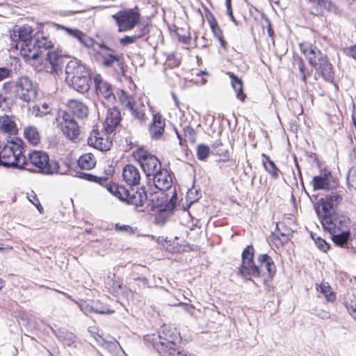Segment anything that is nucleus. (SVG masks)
I'll list each match as a JSON object with an SVG mask.
<instances>
[{
	"instance_id": "e2e57ef3",
	"label": "nucleus",
	"mask_w": 356,
	"mask_h": 356,
	"mask_svg": "<svg viewBox=\"0 0 356 356\" xmlns=\"http://www.w3.org/2000/svg\"><path fill=\"white\" fill-rule=\"evenodd\" d=\"M318 316H319L320 318H323V319H327V318H329L330 315L329 314V312H325V311H321L318 314H317Z\"/></svg>"
},
{
	"instance_id": "aec40b11",
	"label": "nucleus",
	"mask_w": 356,
	"mask_h": 356,
	"mask_svg": "<svg viewBox=\"0 0 356 356\" xmlns=\"http://www.w3.org/2000/svg\"><path fill=\"white\" fill-rule=\"evenodd\" d=\"M121 119L119 109L115 107L108 108L104 124L106 132L107 134H112L119 125Z\"/></svg>"
},
{
	"instance_id": "680f3d73",
	"label": "nucleus",
	"mask_w": 356,
	"mask_h": 356,
	"mask_svg": "<svg viewBox=\"0 0 356 356\" xmlns=\"http://www.w3.org/2000/svg\"><path fill=\"white\" fill-rule=\"evenodd\" d=\"M348 309L352 317L356 319V305L348 307Z\"/></svg>"
},
{
	"instance_id": "393cba45",
	"label": "nucleus",
	"mask_w": 356,
	"mask_h": 356,
	"mask_svg": "<svg viewBox=\"0 0 356 356\" xmlns=\"http://www.w3.org/2000/svg\"><path fill=\"white\" fill-rule=\"evenodd\" d=\"M317 73L321 76V77L325 81L329 83H333L334 76V71L332 64L328 61L327 58L321 61L318 66L314 67Z\"/></svg>"
},
{
	"instance_id": "4d7b16f0",
	"label": "nucleus",
	"mask_w": 356,
	"mask_h": 356,
	"mask_svg": "<svg viewBox=\"0 0 356 356\" xmlns=\"http://www.w3.org/2000/svg\"><path fill=\"white\" fill-rule=\"evenodd\" d=\"M180 305L183 307V309L185 312L190 314L191 315H193L195 307L193 305L186 303H180Z\"/></svg>"
},
{
	"instance_id": "9d476101",
	"label": "nucleus",
	"mask_w": 356,
	"mask_h": 356,
	"mask_svg": "<svg viewBox=\"0 0 356 356\" xmlns=\"http://www.w3.org/2000/svg\"><path fill=\"white\" fill-rule=\"evenodd\" d=\"M135 158L139 162L145 175L150 178L161 168V163L154 156L140 149L135 153Z\"/></svg>"
},
{
	"instance_id": "f257e3e1",
	"label": "nucleus",
	"mask_w": 356,
	"mask_h": 356,
	"mask_svg": "<svg viewBox=\"0 0 356 356\" xmlns=\"http://www.w3.org/2000/svg\"><path fill=\"white\" fill-rule=\"evenodd\" d=\"M12 45L16 49H19L20 54L27 61L30 58H35L37 51L33 44V29L29 25L15 26L10 32Z\"/></svg>"
},
{
	"instance_id": "3c124183",
	"label": "nucleus",
	"mask_w": 356,
	"mask_h": 356,
	"mask_svg": "<svg viewBox=\"0 0 356 356\" xmlns=\"http://www.w3.org/2000/svg\"><path fill=\"white\" fill-rule=\"evenodd\" d=\"M210 154V148L209 146L201 144L197 146V156L199 160H205Z\"/></svg>"
},
{
	"instance_id": "f704fd0d",
	"label": "nucleus",
	"mask_w": 356,
	"mask_h": 356,
	"mask_svg": "<svg viewBox=\"0 0 356 356\" xmlns=\"http://www.w3.org/2000/svg\"><path fill=\"white\" fill-rule=\"evenodd\" d=\"M227 74L231 79L232 86L236 92V97L241 101L244 102L246 95L243 92L242 81L232 72H228Z\"/></svg>"
},
{
	"instance_id": "ddd939ff",
	"label": "nucleus",
	"mask_w": 356,
	"mask_h": 356,
	"mask_svg": "<svg viewBox=\"0 0 356 356\" xmlns=\"http://www.w3.org/2000/svg\"><path fill=\"white\" fill-rule=\"evenodd\" d=\"M342 196L338 193H332L325 198H321L316 204V211L318 217L331 216L332 212L341 202Z\"/></svg>"
},
{
	"instance_id": "864d4df0",
	"label": "nucleus",
	"mask_w": 356,
	"mask_h": 356,
	"mask_svg": "<svg viewBox=\"0 0 356 356\" xmlns=\"http://www.w3.org/2000/svg\"><path fill=\"white\" fill-rule=\"evenodd\" d=\"M222 143L220 140H216L213 145V149L216 154L226 156L228 155V150L222 148Z\"/></svg>"
},
{
	"instance_id": "dca6fc26",
	"label": "nucleus",
	"mask_w": 356,
	"mask_h": 356,
	"mask_svg": "<svg viewBox=\"0 0 356 356\" xmlns=\"http://www.w3.org/2000/svg\"><path fill=\"white\" fill-rule=\"evenodd\" d=\"M65 57L57 51H48L44 63V68L51 74H58L65 65Z\"/></svg>"
},
{
	"instance_id": "49530a36",
	"label": "nucleus",
	"mask_w": 356,
	"mask_h": 356,
	"mask_svg": "<svg viewBox=\"0 0 356 356\" xmlns=\"http://www.w3.org/2000/svg\"><path fill=\"white\" fill-rule=\"evenodd\" d=\"M146 33V28L143 27L140 30V32L133 35H125L120 39V42L121 44L127 45L134 43L138 39L142 38Z\"/></svg>"
},
{
	"instance_id": "338daca9",
	"label": "nucleus",
	"mask_w": 356,
	"mask_h": 356,
	"mask_svg": "<svg viewBox=\"0 0 356 356\" xmlns=\"http://www.w3.org/2000/svg\"><path fill=\"white\" fill-rule=\"evenodd\" d=\"M353 122H354V124H355V129H356V111L353 112Z\"/></svg>"
},
{
	"instance_id": "e433bc0d",
	"label": "nucleus",
	"mask_w": 356,
	"mask_h": 356,
	"mask_svg": "<svg viewBox=\"0 0 356 356\" xmlns=\"http://www.w3.org/2000/svg\"><path fill=\"white\" fill-rule=\"evenodd\" d=\"M316 289L324 296L327 301L334 302L335 300L336 295L327 282L316 284Z\"/></svg>"
},
{
	"instance_id": "6e6552de",
	"label": "nucleus",
	"mask_w": 356,
	"mask_h": 356,
	"mask_svg": "<svg viewBox=\"0 0 356 356\" xmlns=\"http://www.w3.org/2000/svg\"><path fill=\"white\" fill-rule=\"evenodd\" d=\"M14 92L20 100L29 103L37 97V86L28 76H21L15 83Z\"/></svg>"
},
{
	"instance_id": "0e129e2a",
	"label": "nucleus",
	"mask_w": 356,
	"mask_h": 356,
	"mask_svg": "<svg viewBox=\"0 0 356 356\" xmlns=\"http://www.w3.org/2000/svg\"><path fill=\"white\" fill-rule=\"evenodd\" d=\"M108 347L112 348V349H114V350H116V349L120 348V344L118 342H114V343H112L109 344Z\"/></svg>"
},
{
	"instance_id": "a18cd8bd",
	"label": "nucleus",
	"mask_w": 356,
	"mask_h": 356,
	"mask_svg": "<svg viewBox=\"0 0 356 356\" xmlns=\"http://www.w3.org/2000/svg\"><path fill=\"white\" fill-rule=\"evenodd\" d=\"M350 237V232L349 229L344 230V233H337L331 235L332 241L335 245L343 247L348 241Z\"/></svg>"
},
{
	"instance_id": "72a5a7b5",
	"label": "nucleus",
	"mask_w": 356,
	"mask_h": 356,
	"mask_svg": "<svg viewBox=\"0 0 356 356\" xmlns=\"http://www.w3.org/2000/svg\"><path fill=\"white\" fill-rule=\"evenodd\" d=\"M53 332L64 346H71L75 342L76 336L65 329L53 330Z\"/></svg>"
},
{
	"instance_id": "f03ea898",
	"label": "nucleus",
	"mask_w": 356,
	"mask_h": 356,
	"mask_svg": "<svg viewBox=\"0 0 356 356\" xmlns=\"http://www.w3.org/2000/svg\"><path fill=\"white\" fill-rule=\"evenodd\" d=\"M66 81L75 90L80 93L90 88V77L86 67L76 59L70 60L65 67Z\"/></svg>"
},
{
	"instance_id": "1a4fd4ad",
	"label": "nucleus",
	"mask_w": 356,
	"mask_h": 356,
	"mask_svg": "<svg viewBox=\"0 0 356 356\" xmlns=\"http://www.w3.org/2000/svg\"><path fill=\"white\" fill-rule=\"evenodd\" d=\"M320 218L324 229L328 232L330 235L337 233H344V230L349 229L350 219L343 215L322 216Z\"/></svg>"
},
{
	"instance_id": "6ab92c4d",
	"label": "nucleus",
	"mask_w": 356,
	"mask_h": 356,
	"mask_svg": "<svg viewBox=\"0 0 356 356\" xmlns=\"http://www.w3.org/2000/svg\"><path fill=\"white\" fill-rule=\"evenodd\" d=\"M301 51L308 60L309 64L315 67L325 60L327 56L324 55L316 46L309 43H302L300 45Z\"/></svg>"
},
{
	"instance_id": "ea45409f",
	"label": "nucleus",
	"mask_w": 356,
	"mask_h": 356,
	"mask_svg": "<svg viewBox=\"0 0 356 356\" xmlns=\"http://www.w3.org/2000/svg\"><path fill=\"white\" fill-rule=\"evenodd\" d=\"M81 309L85 313L94 312L97 314H111L113 312L107 306L100 307L97 302H94L93 305H89L88 304L81 305L80 306Z\"/></svg>"
},
{
	"instance_id": "f8f14e48",
	"label": "nucleus",
	"mask_w": 356,
	"mask_h": 356,
	"mask_svg": "<svg viewBox=\"0 0 356 356\" xmlns=\"http://www.w3.org/2000/svg\"><path fill=\"white\" fill-rule=\"evenodd\" d=\"M154 348L158 353L163 356H186V354L180 350L178 347L179 341L169 340H163L161 338H158V335L154 336L152 339Z\"/></svg>"
},
{
	"instance_id": "4c0bfd02",
	"label": "nucleus",
	"mask_w": 356,
	"mask_h": 356,
	"mask_svg": "<svg viewBox=\"0 0 356 356\" xmlns=\"http://www.w3.org/2000/svg\"><path fill=\"white\" fill-rule=\"evenodd\" d=\"M79 166L83 170H90L95 166L96 159L91 153L81 155L78 160Z\"/></svg>"
},
{
	"instance_id": "bb28decb",
	"label": "nucleus",
	"mask_w": 356,
	"mask_h": 356,
	"mask_svg": "<svg viewBox=\"0 0 356 356\" xmlns=\"http://www.w3.org/2000/svg\"><path fill=\"white\" fill-rule=\"evenodd\" d=\"M33 44L34 46V49H35V51H37V55L35 58H30V60H37L38 57L42 54L43 50H47L53 47L52 42L49 40L48 38L44 36L40 37L37 35L35 38L33 40Z\"/></svg>"
},
{
	"instance_id": "603ef678",
	"label": "nucleus",
	"mask_w": 356,
	"mask_h": 356,
	"mask_svg": "<svg viewBox=\"0 0 356 356\" xmlns=\"http://www.w3.org/2000/svg\"><path fill=\"white\" fill-rule=\"evenodd\" d=\"M312 237L319 250L325 252L329 250L330 245L324 239L319 236L315 237L313 234H312Z\"/></svg>"
},
{
	"instance_id": "5701e85b",
	"label": "nucleus",
	"mask_w": 356,
	"mask_h": 356,
	"mask_svg": "<svg viewBox=\"0 0 356 356\" xmlns=\"http://www.w3.org/2000/svg\"><path fill=\"white\" fill-rule=\"evenodd\" d=\"M124 181L129 186H137L140 181V173L138 169L134 165H126L122 171Z\"/></svg>"
},
{
	"instance_id": "c85d7f7f",
	"label": "nucleus",
	"mask_w": 356,
	"mask_h": 356,
	"mask_svg": "<svg viewBox=\"0 0 356 356\" xmlns=\"http://www.w3.org/2000/svg\"><path fill=\"white\" fill-rule=\"evenodd\" d=\"M0 131L9 136H14L17 133L16 123L11 117L6 115L0 117Z\"/></svg>"
},
{
	"instance_id": "0eeeda50",
	"label": "nucleus",
	"mask_w": 356,
	"mask_h": 356,
	"mask_svg": "<svg viewBox=\"0 0 356 356\" xmlns=\"http://www.w3.org/2000/svg\"><path fill=\"white\" fill-rule=\"evenodd\" d=\"M242 264L238 268V275L245 280H250V276L259 277L260 268L254 263V248L247 246L242 252Z\"/></svg>"
},
{
	"instance_id": "79ce46f5",
	"label": "nucleus",
	"mask_w": 356,
	"mask_h": 356,
	"mask_svg": "<svg viewBox=\"0 0 356 356\" xmlns=\"http://www.w3.org/2000/svg\"><path fill=\"white\" fill-rule=\"evenodd\" d=\"M262 162L265 170L269 172L273 178L277 179L279 177V169L277 168L275 163L265 154H262Z\"/></svg>"
},
{
	"instance_id": "9b49d317",
	"label": "nucleus",
	"mask_w": 356,
	"mask_h": 356,
	"mask_svg": "<svg viewBox=\"0 0 356 356\" xmlns=\"http://www.w3.org/2000/svg\"><path fill=\"white\" fill-rule=\"evenodd\" d=\"M111 17L117 24L119 32H125L134 29L140 19L139 13L133 9L120 10Z\"/></svg>"
},
{
	"instance_id": "de8ad7c7",
	"label": "nucleus",
	"mask_w": 356,
	"mask_h": 356,
	"mask_svg": "<svg viewBox=\"0 0 356 356\" xmlns=\"http://www.w3.org/2000/svg\"><path fill=\"white\" fill-rule=\"evenodd\" d=\"M117 95L122 105L124 106L127 109L134 102L133 97L128 95L123 90H118L117 92Z\"/></svg>"
},
{
	"instance_id": "a878e982",
	"label": "nucleus",
	"mask_w": 356,
	"mask_h": 356,
	"mask_svg": "<svg viewBox=\"0 0 356 356\" xmlns=\"http://www.w3.org/2000/svg\"><path fill=\"white\" fill-rule=\"evenodd\" d=\"M68 108L73 115L79 119H85L88 115V108L82 102L76 99L69 100Z\"/></svg>"
},
{
	"instance_id": "20e7f679",
	"label": "nucleus",
	"mask_w": 356,
	"mask_h": 356,
	"mask_svg": "<svg viewBox=\"0 0 356 356\" xmlns=\"http://www.w3.org/2000/svg\"><path fill=\"white\" fill-rule=\"evenodd\" d=\"M106 188L120 201L132 204L136 207L143 206L145 200L147 199V193L143 187L138 190L134 188L126 189L124 186L109 183L106 184Z\"/></svg>"
},
{
	"instance_id": "2eb2a0df",
	"label": "nucleus",
	"mask_w": 356,
	"mask_h": 356,
	"mask_svg": "<svg viewBox=\"0 0 356 356\" xmlns=\"http://www.w3.org/2000/svg\"><path fill=\"white\" fill-rule=\"evenodd\" d=\"M107 134L93 129L88 138V144L102 152L108 151L112 147L113 142Z\"/></svg>"
},
{
	"instance_id": "13d9d810",
	"label": "nucleus",
	"mask_w": 356,
	"mask_h": 356,
	"mask_svg": "<svg viewBox=\"0 0 356 356\" xmlns=\"http://www.w3.org/2000/svg\"><path fill=\"white\" fill-rule=\"evenodd\" d=\"M10 74V70L7 68H0V81L8 77Z\"/></svg>"
},
{
	"instance_id": "f3484780",
	"label": "nucleus",
	"mask_w": 356,
	"mask_h": 356,
	"mask_svg": "<svg viewBox=\"0 0 356 356\" xmlns=\"http://www.w3.org/2000/svg\"><path fill=\"white\" fill-rule=\"evenodd\" d=\"M62 119L60 124L63 134L70 140L76 139L80 135V128L74 117L69 113L63 112Z\"/></svg>"
},
{
	"instance_id": "09e8293b",
	"label": "nucleus",
	"mask_w": 356,
	"mask_h": 356,
	"mask_svg": "<svg viewBox=\"0 0 356 356\" xmlns=\"http://www.w3.org/2000/svg\"><path fill=\"white\" fill-rule=\"evenodd\" d=\"M76 176L81 179L97 182L102 185L104 183L106 184H108V183H106L108 181V179H106L105 177H96V176H94L89 173L76 172Z\"/></svg>"
},
{
	"instance_id": "052dcab7",
	"label": "nucleus",
	"mask_w": 356,
	"mask_h": 356,
	"mask_svg": "<svg viewBox=\"0 0 356 356\" xmlns=\"http://www.w3.org/2000/svg\"><path fill=\"white\" fill-rule=\"evenodd\" d=\"M348 54L350 57L356 60V44L349 47Z\"/></svg>"
},
{
	"instance_id": "423d86ee",
	"label": "nucleus",
	"mask_w": 356,
	"mask_h": 356,
	"mask_svg": "<svg viewBox=\"0 0 356 356\" xmlns=\"http://www.w3.org/2000/svg\"><path fill=\"white\" fill-rule=\"evenodd\" d=\"M91 49L96 60L100 61L104 67H112L116 64L120 69H122L123 64L120 57L114 54L115 51L111 48L104 43L95 41Z\"/></svg>"
},
{
	"instance_id": "39448f33",
	"label": "nucleus",
	"mask_w": 356,
	"mask_h": 356,
	"mask_svg": "<svg viewBox=\"0 0 356 356\" xmlns=\"http://www.w3.org/2000/svg\"><path fill=\"white\" fill-rule=\"evenodd\" d=\"M24 165L25 167H22V169L31 171L33 170L30 166H34L37 168V172L47 175L58 173L59 170V164L57 161H50L45 152L36 150L31 152L28 159L26 158Z\"/></svg>"
},
{
	"instance_id": "c03bdc74",
	"label": "nucleus",
	"mask_w": 356,
	"mask_h": 356,
	"mask_svg": "<svg viewBox=\"0 0 356 356\" xmlns=\"http://www.w3.org/2000/svg\"><path fill=\"white\" fill-rule=\"evenodd\" d=\"M283 227V231L281 230L280 225H277V229L274 232L275 236L280 241L281 244L287 243L290 239L291 234V230L287 227H285L283 224L281 225Z\"/></svg>"
},
{
	"instance_id": "bf43d9fd",
	"label": "nucleus",
	"mask_w": 356,
	"mask_h": 356,
	"mask_svg": "<svg viewBox=\"0 0 356 356\" xmlns=\"http://www.w3.org/2000/svg\"><path fill=\"white\" fill-rule=\"evenodd\" d=\"M115 228L118 231H124V232H129L131 230V227L129 225H120L118 224H117L115 225Z\"/></svg>"
},
{
	"instance_id": "a19ab883",
	"label": "nucleus",
	"mask_w": 356,
	"mask_h": 356,
	"mask_svg": "<svg viewBox=\"0 0 356 356\" xmlns=\"http://www.w3.org/2000/svg\"><path fill=\"white\" fill-rule=\"evenodd\" d=\"M32 115L35 118H43L47 115H50L51 108L47 103H43L41 105H35L30 109Z\"/></svg>"
},
{
	"instance_id": "473e14b6",
	"label": "nucleus",
	"mask_w": 356,
	"mask_h": 356,
	"mask_svg": "<svg viewBox=\"0 0 356 356\" xmlns=\"http://www.w3.org/2000/svg\"><path fill=\"white\" fill-rule=\"evenodd\" d=\"M161 195L158 192L152 193L149 195H147V199L145 200V202L147 203L146 210L147 212L153 211L163 204V199L160 197Z\"/></svg>"
},
{
	"instance_id": "412c9836",
	"label": "nucleus",
	"mask_w": 356,
	"mask_h": 356,
	"mask_svg": "<svg viewBox=\"0 0 356 356\" xmlns=\"http://www.w3.org/2000/svg\"><path fill=\"white\" fill-rule=\"evenodd\" d=\"M154 184L159 191L169 189L172 184V177L169 172L165 168H161L152 176Z\"/></svg>"
},
{
	"instance_id": "37998d69",
	"label": "nucleus",
	"mask_w": 356,
	"mask_h": 356,
	"mask_svg": "<svg viewBox=\"0 0 356 356\" xmlns=\"http://www.w3.org/2000/svg\"><path fill=\"white\" fill-rule=\"evenodd\" d=\"M318 6L337 16L342 13V10L331 0H320Z\"/></svg>"
},
{
	"instance_id": "58836bf2",
	"label": "nucleus",
	"mask_w": 356,
	"mask_h": 356,
	"mask_svg": "<svg viewBox=\"0 0 356 356\" xmlns=\"http://www.w3.org/2000/svg\"><path fill=\"white\" fill-rule=\"evenodd\" d=\"M131 115L140 122L145 120V106L143 103L134 102L128 108Z\"/></svg>"
},
{
	"instance_id": "7ed1b4c3",
	"label": "nucleus",
	"mask_w": 356,
	"mask_h": 356,
	"mask_svg": "<svg viewBox=\"0 0 356 356\" xmlns=\"http://www.w3.org/2000/svg\"><path fill=\"white\" fill-rule=\"evenodd\" d=\"M26 156L23 154L22 140L8 141L0 151V164L6 167H25Z\"/></svg>"
},
{
	"instance_id": "6e6d98bb",
	"label": "nucleus",
	"mask_w": 356,
	"mask_h": 356,
	"mask_svg": "<svg viewBox=\"0 0 356 356\" xmlns=\"http://www.w3.org/2000/svg\"><path fill=\"white\" fill-rule=\"evenodd\" d=\"M30 197H33V199H29V200L38 208L39 211L42 213V210L43 209V208L40 204L38 199L36 197L35 194H33L30 195Z\"/></svg>"
},
{
	"instance_id": "69168bd1",
	"label": "nucleus",
	"mask_w": 356,
	"mask_h": 356,
	"mask_svg": "<svg viewBox=\"0 0 356 356\" xmlns=\"http://www.w3.org/2000/svg\"><path fill=\"white\" fill-rule=\"evenodd\" d=\"M227 13L228 15L230 17V18L233 21H234V16H233V13H232V7L227 8Z\"/></svg>"
},
{
	"instance_id": "7c9ffc66",
	"label": "nucleus",
	"mask_w": 356,
	"mask_h": 356,
	"mask_svg": "<svg viewBox=\"0 0 356 356\" xmlns=\"http://www.w3.org/2000/svg\"><path fill=\"white\" fill-rule=\"evenodd\" d=\"M24 136L33 145H37L40 142V134L35 126L29 125L24 127Z\"/></svg>"
},
{
	"instance_id": "cd10ccee",
	"label": "nucleus",
	"mask_w": 356,
	"mask_h": 356,
	"mask_svg": "<svg viewBox=\"0 0 356 356\" xmlns=\"http://www.w3.org/2000/svg\"><path fill=\"white\" fill-rule=\"evenodd\" d=\"M108 281L106 282V286L109 289L112 294L116 297L119 296H125L127 298H129L130 295H131V291L127 289L121 281H115L113 282L112 286L111 283L112 280H111V277L108 276Z\"/></svg>"
},
{
	"instance_id": "b1692460",
	"label": "nucleus",
	"mask_w": 356,
	"mask_h": 356,
	"mask_svg": "<svg viewBox=\"0 0 356 356\" xmlns=\"http://www.w3.org/2000/svg\"><path fill=\"white\" fill-rule=\"evenodd\" d=\"M165 129V120L160 115H154L149 131L152 139L158 140L161 138Z\"/></svg>"
},
{
	"instance_id": "a211bd4d",
	"label": "nucleus",
	"mask_w": 356,
	"mask_h": 356,
	"mask_svg": "<svg viewBox=\"0 0 356 356\" xmlns=\"http://www.w3.org/2000/svg\"><path fill=\"white\" fill-rule=\"evenodd\" d=\"M94 83L96 93L99 97L104 98L108 103H113L115 100L112 85L104 80L100 74L95 76Z\"/></svg>"
},
{
	"instance_id": "8fccbe9b",
	"label": "nucleus",
	"mask_w": 356,
	"mask_h": 356,
	"mask_svg": "<svg viewBox=\"0 0 356 356\" xmlns=\"http://www.w3.org/2000/svg\"><path fill=\"white\" fill-rule=\"evenodd\" d=\"M206 17L212 32L216 36H218L220 38V35H218L220 29L214 16L210 12H209L206 14Z\"/></svg>"
},
{
	"instance_id": "4be33fe9",
	"label": "nucleus",
	"mask_w": 356,
	"mask_h": 356,
	"mask_svg": "<svg viewBox=\"0 0 356 356\" xmlns=\"http://www.w3.org/2000/svg\"><path fill=\"white\" fill-rule=\"evenodd\" d=\"M58 27L60 29L65 31L71 37L76 39L80 44L86 47L91 48L94 45L95 41L82 31L76 29H71L61 25H59Z\"/></svg>"
},
{
	"instance_id": "c9c22d12",
	"label": "nucleus",
	"mask_w": 356,
	"mask_h": 356,
	"mask_svg": "<svg viewBox=\"0 0 356 356\" xmlns=\"http://www.w3.org/2000/svg\"><path fill=\"white\" fill-rule=\"evenodd\" d=\"M293 65L294 69L299 71L302 81L306 83L307 77L310 76V72L306 69L302 58L298 56H293Z\"/></svg>"
},
{
	"instance_id": "5fc2aeb1",
	"label": "nucleus",
	"mask_w": 356,
	"mask_h": 356,
	"mask_svg": "<svg viewBox=\"0 0 356 356\" xmlns=\"http://www.w3.org/2000/svg\"><path fill=\"white\" fill-rule=\"evenodd\" d=\"M184 136L186 139L193 143L195 140V132L194 129L190 127L184 129Z\"/></svg>"
},
{
	"instance_id": "c756f323",
	"label": "nucleus",
	"mask_w": 356,
	"mask_h": 356,
	"mask_svg": "<svg viewBox=\"0 0 356 356\" xmlns=\"http://www.w3.org/2000/svg\"><path fill=\"white\" fill-rule=\"evenodd\" d=\"M158 338H161L163 340L168 339L177 341H180V335L177 330L169 325H163L161 327L159 330Z\"/></svg>"
},
{
	"instance_id": "4468645a",
	"label": "nucleus",
	"mask_w": 356,
	"mask_h": 356,
	"mask_svg": "<svg viewBox=\"0 0 356 356\" xmlns=\"http://www.w3.org/2000/svg\"><path fill=\"white\" fill-rule=\"evenodd\" d=\"M312 184L314 191H330L337 187V181L330 170L325 169L313 177Z\"/></svg>"
},
{
	"instance_id": "774afa93",
	"label": "nucleus",
	"mask_w": 356,
	"mask_h": 356,
	"mask_svg": "<svg viewBox=\"0 0 356 356\" xmlns=\"http://www.w3.org/2000/svg\"><path fill=\"white\" fill-rule=\"evenodd\" d=\"M225 3H226V7L227 8L232 7V6H231V0H226Z\"/></svg>"
},
{
	"instance_id": "2f4dec72",
	"label": "nucleus",
	"mask_w": 356,
	"mask_h": 356,
	"mask_svg": "<svg viewBox=\"0 0 356 356\" xmlns=\"http://www.w3.org/2000/svg\"><path fill=\"white\" fill-rule=\"evenodd\" d=\"M258 261L261 267H264L268 272V277L273 278L276 273V266L273 259L267 254H262L258 257Z\"/></svg>"
}]
</instances>
